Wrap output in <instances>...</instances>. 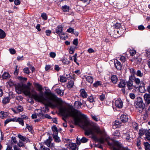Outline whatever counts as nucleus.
Here are the masks:
<instances>
[{"instance_id": "nucleus-57", "label": "nucleus", "mask_w": 150, "mask_h": 150, "mask_svg": "<svg viewBox=\"0 0 150 150\" xmlns=\"http://www.w3.org/2000/svg\"><path fill=\"white\" fill-rule=\"evenodd\" d=\"M56 56V54L55 53L53 52H51L50 53V57L52 58H54Z\"/></svg>"}, {"instance_id": "nucleus-1", "label": "nucleus", "mask_w": 150, "mask_h": 150, "mask_svg": "<svg viewBox=\"0 0 150 150\" xmlns=\"http://www.w3.org/2000/svg\"><path fill=\"white\" fill-rule=\"evenodd\" d=\"M68 114L74 117L75 125L80 126L84 129L85 135H92L91 138L94 141L97 142L98 139L96 136L95 135V134H104V131L101 130L96 124L88 121L86 119V116L80 111L71 107Z\"/></svg>"}, {"instance_id": "nucleus-59", "label": "nucleus", "mask_w": 150, "mask_h": 150, "mask_svg": "<svg viewBox=\"0 0 150 150\" xmlns=\"http://www.w3.org/2000/svg\"><path fill=\"white\" fill-rule=\"evenodd\" d=\"M9 51L11 54H13L16 53V51L13 48H11L9 49Z\"/></svg>"}, {"instance_id": "nucleus-14", "label": "nucleus", "mask_w": 150, "mask_h": 150, "mask_svg": "<svg viewBox=\"0 0 150 150\" xmlns=\"http://www.w3.org/2000/svg\"><path fill=\"white\" fill-rule=\"evenodd\" d=\"M114 64L115 68L118 70H121L122 66L121 63L117 59H115L114 61Z\"/></svg>"}, {"instance_id": "nucleus-62", "label": "nucleus", "mask_w": 150, "mask_h": 150, "mask_svg": "<svg viewBox=\"0 0 150 150\" xmlns=\"http://www.w3.org/2000/svg\"><path fill=\"white\" fill-rule=\"evenodd\" d=\"M138 29L139 30H143L145 29V28L144 26L142 25H141L138 26Z\"/></svg>"}, {"instance_id": "nucleus-11", "label": "nucleus", "mask_w": 150, "mask_h": 150, "mask_svg": "<svg viewBox=\"0 0 150 150\" xmlns=\"http://www.w3.org/2000/svg\"><path fill=\"white\" fill-rule=\"evenodd\" d=\"M59 112L63 116V120L66 122V107L61 106L59 109Z\"/></svg>"}, {"instance_id": "nucleus-44", "label": "nucleus", "mask_w": 150, "mask_h": 150, "mask_svg": "<svg viewBox=\"0 0 150 150\" xmlns=\"http://www.w3.org/2000/svg\"><path fill=\"white\" fill-rule=\"evenodd\" d=\"M136 74L138 76L140 77H142L143 75V73H142L140 70H138L137 72L136 73Z\"/></svg>"}, {"instance_id": "nucleus-33", "label": "nucleus", "mask_w": 150, "mask_h": 150, "mask_svg": "<svg viewBox=\"0 0 150 150\" xmlns=\"http://www.w3.org/2000/svg\"><path fill=\"white\" fill-rule=\"evenodd\" d=\"M57 135V134H53L52 136L55 142L57 143H59L60 141V139Z\"/></svg>"}, {"instance_id": "nucleus-38", "label": "nucleus", "mask_w": 150, "mask_h": 150, "mask_svg": "<svg viewBox=\"0 0 150 150\" xmlns=\"http://www.w3.org/2000/svg\"><path fill=\"white\" fill-rule=\"evenodd\" d=\"M113 135L115 137V138H118L120 136V132L117 130L115 131L114 132Z\"/></svg>"}, {"instance_id": "nucleus-54", "label": "nucleus", "mask_w": 150, "mask_h": 150, "mask_svg": "<svg viewBox=\"0 0 150 150\" xmlns=\"http://www.w3.org/2000/svg\"><path fill=\"white\" fill-rule=\"evenodd\" d=\"M23 71L25 73H26L27 74H29L30 72L28 68L26 67L23 69Z\"/></svg>"}, {"instance_id": "nucleus-37", "label": "nucleus", "mask_w": 150, "mask_h": 150, "mask_svg": "<svg viewBox=\"0 0 150 150\" xmlns=\"http://www.w3.org/2000/svg\"><path fill=\"white\" fill-rule=\"evenodd\" d=\"M102 84V82L100 81H98L95 82V83L93 84V86L94 87L96 88Z\"/></svg>"}, {"instance_id": "nucleus-5", "label": "nucleus", "mask_w": 150, "mask_h": 150, "mask_svg": "<svg viewBox=\"0 0 150 150\" xmlns=\"http://www.w3.org/2000/svg\"><path fill=\"white\" fill-rule=\"evenodd\" d=\"M74 76L73 75L71 76L70 74L66 75V81L67 80L69 81L67 85L68 88H72L74 85Z\"/></svg>"}, {"instance_id": "nucleus-34", "label": "nucleus", "mask_w": 150, "mask_h": 150, "mask_svg": "<svg viewBox=\"0 0 150 150\" xmlns=\"http://www.w3.org/2000/svg\"><path fill=\"white\" fill-rule=\"evenodd\" d=\"M86 80L88 82L92 83L93 81V79L92 76H87L86 77Z\"/></svg>"}, {"instance_id": "nucleus-31", "label": "nucleus", "mask_w": 150, "mask_h": 150, "mask_svg": "<svg viewBox=\"0 0 150 150\" xmlns=\"http://www.w3.org/2000/svg\"><path fill=\"white\" fill-rule=\"evenodd\" d=\"M76 48V46H71L69 50V53L71 54H73Z\"/></svg>"}, {"instance_id": "nucleus-35", "label": "nucleus", "mask_w": 150, "mask_h": 150, "mask_svg": "<svg viewBox=\"0 0 150 150\" xmlns=\"http://www.w3.org/2000/svg\"><path fill=\"white\" fill-rule=\"evenodd\" d=\"M10 76L9 74L7 72H4L3 74L2 78L3 79H6Z\"/></svg>"}, {"instance_id": "nucleus-2", "label": "nucleus", "mask_w": 150, "mask_h": 150, "mask_svg": "<svg viewBox=\"0 0 150 150\" xmlns=\"http://www.w3.org/2000/svg\"><path fill=\"white\" fill-rule=\"evenodd\" d=\"M45 96H43L42 93L38 95L37 93L35 91L32 94L33 98L38 102L42 103L45 105V110L43 111L45 112L47 110L48 111V107H55L56 105L53 103L54 102L57 100L58 98L56 96L54 93H52L50 90H48V91H45L44 92Z\"/></svg>"}, {"instance_id": "nucleus-42", "label": "nucleus", "mask_w": 150, "mask_h": 150, "mask_svg": "<svg viewBox=\"0 0 150 150\" xmlns=\"http://www.w3.org/2000/svg\"><path fill=\"white\" fill-rule=\"evenodd\" d=\"M121 122L118 120H116L114 123V125L116 126V128L120 127L121 126Z\"/></svg>"}, {"instance_id": "nucleus-17", "label": "nucleus", "mask_w": 150, "mask_h": 150, "mask_svg": "<svg viewBox=\"0 0 150 150\" xmlns=\"http://www.w3.org/2000/svg\"><path fill=\"white\" fill-rule=\"evenodd\" d=\"M34 85L36 87V88L38 89V90L40 92V94H38V95H40V93H42V95H43V93L42 91V86L38 83H34Z\"/></svg>"}, {"instance_id": "nucleus-47", "label": "nucleus", "mask_w": 150, "mask_h": 150, "mask_svg": "<svg viewBox=\"0 0 150 150\" xmlns=\"http://www.w3.org/2000/svg\"><path fill=\"white\" fill-rule=\"evenodd\" d=\"M41 17L44 20H46L47 18V17L45 13H43L41 15Z\"/></svg>"}, {"instance_id": "nucleus-18", "label": "nucleus", "mask_w": 150, "mask_h": 150, "mask_svg": "<svg viewBox=\"0 0 150 150\" xmlns=\"http://www.w3.org/2000/svg\"><path fill=\"white\" fill-rule=\"evenodd\" d=\"M52 141V137L49 136L48 139L46 140L45 141V144L48 147H50L51 146V144Z\"/></svg>"}, {"instance_id": "nucleus-49", "label": "nucleus", "mask_w": 150, "mask_h": 150, "mask_svg": "<svg viewBox=\"0 0 150 150\" xmlns=\"http://www.w3.org/2000/svg\"><path fill=\"white\" fill-rule=\"evenodd\" d=\"M97 142L100 143V144H103L104 143V139L103 138L101 137L98 139Z\"/></svg>"}, {"instance_id": "nucleus-28", "label": "nucleus", "mask_w": 150, "mask_h": 150, "mask_svg": "<svg viewBox=\"0 0 150 150\" xmlns=\"http://www.w3.org/2000/svg\"><path fill=\"white\" fill-rule=\"evenodd\" d=\"M66 14L69 15H73V13L71 9L69 6H66Z\"/></svg>"}, {"instance_id": "nucleus-27", "label": "nucleus", "mask_w": 150, "mask_h": 150, "mask_svg": "<svg viewBox=\"0 0 150 150\" xmlns=\"http://www.w3.org/2000/svg\"><path fill=\"white\" fill-rule=\"evenodd\" d=\"M112 82L113 83H116L117 81V78L116 75H113L111 77Z\"/></svg>"}, {"instance_id": "nucleus-50", "label": "nucleus", "mask_w": 150, "mask_h": 150, "mask_svg": "<svg viewBox=\"0 0 150 150\" xmlns=\"http://www.w3.org/2000/svg\"><path fill=\"white\" fill-rule=\"evenodd\" d=\"M91 103L94 102V99L92 96H89L87 99Z\"/></svg>"}, {"instance_id": "nucleus-29", "label": "nucleus", "mask_w": 150, "mask_h": 150, "mask_svg": "<svg viewBox=\"0 0 150 150\" xmlns=\"http://www.w3.org/2000/svg\"><path fill=\"white\" fill-rule=\"evenodd\" d=\"M146 137L145 138L146 140L149 141L150 142V129H149L146 134Z\"/></svg>"}, {"instance_id": "nucleus-15", "label": "nucleus", "mask_w": 150, "mask_h": 150, "mask_svg": "<svg viewBox=\"0 0 150 150\" xmlns=\"http://www.w3.org/2000/svg\"><path fill=\"white\" fill-rule=\"evenodd\" d=\"M139 84L140 85H139L138 86H139V92L141 93H144L146 91L145 87V84L144 83V82L141 81V82Z\"/></svg>"}, {"instance_id": "nucleus-40", "label": "nucleus", "mask_w": 150, "mask_h": 150, "mask_svg": "<svg viewBox=\"0 0 150 150\" xmlns=\"http://www.w3.org/2000/svg\"><path fill=\"white\" fill-rule=\"evenodd\" d=\"M144 145L146 150H150V145L148 142H146L144 143Z\"/></svg>"}, {"instance_id": "nucleus-12", "label": "nucleus", "mask_w": 150, "mask_h": 150, "mask_svg": "<svg viewBox=\"0 0 150 150\" xmlns=\"http://www.w3.org/2000/svg\"><path fill=\"white\" fill-rule=\"evenodd\" d=\"M11 110L15 113L17 114L20 112L22 111L23 110V108L21 106L19 105L17 107H16L15 109L12 108Z\"/></svg>"}, {"instance_id": "nucleus-21", "label": "nucleus", "mask_w": 150, "mask_h": 150, "mask_svg": "<svg viewBox=\"0 0 150 150\" xmlns=\"http://www.w3.org/2000/svg\"><path fill=\"white\" fill-rule=\"evenodd\" d=\"M144 99L148 104L150 103V94L146 93L144 96Z\"/></svg>"}, {"instance_id": "nucleus-24", "label": "nucleus", "mask_w": 150, "mask_h": 150, "mask_svg": "<svg viewBox=\"0 0 150 150\" xmlns=\"http://www.w3.org/2000/svg\"><path fill=\"white\" fill-rule=\"evenodd\" d=\"M126 85V82L124 80H121L118 84V86L120 88H123Z\"/></svg>"}, {"instance_id": "nucleus-25", "label": "nucleus", "mask_w": 150, "mask_h": 150, "mask_svg": "<svg viewBox=\"0 0 150 150\" xmlns=\"http://www.w3.org/2000/svg\"><path fill=\"white\" fill-rule=\"evenodd\" d=\"M8 115V113L6 112L1 111L0 112V117L4 119L7 117Z\"/></svg>"}, {"instance_id": "nucleus-26", "label": "nucleus", "mask_w": 150, "mask_h": 150, "mask_svg": "<svg viewBox=\"0 0 150 150\" xmlns=\"http://www.w3.org/2000/svg\"><path fill=\"white\" fill-rule=\"evenodd\" d=\"M10 99V98L8 97H4L2 100V103L6 105L9 102Z\"/></svg>"}, {"instance_id": "nucleus-16", "label": "nucleus", "mask_w": 150, "mask_h": 150, "mask_svg": "<svg viewBox=\"0 0 150 150\" xmlns=\"http://www.w3.org/2000/svg\"><path fill=\"white\" fill-rule=\"evenodd\" d=\"M120 118L121 120L124 123L128 121L129 119V116L126 114H123L121 115Z\"/></svg>"}, {"instance_id": "nucleus-32", "label": "nucleus", "mask_w": 150, "mask_h": 150, "mask_svg": "<svg viewBox=\"0 0 150 150\" xmlns=\"http://www.w3.org/2000/svg\"><path fill=\"white\" fill-rule=\"evenodd\" d=\"M42 110H40V111L37 114V116H38L40 119H42L44 118V115L43 113Z\"/></svg>"}, {"instance_id": "nucleus-58", "label": "nucleus", "mask_w": 150, "mask_h": 150, "mask_svg": "<svg viewBox=\"0 0 150 150\" xmlns=\"http://www.w3.org/2000/svg\"><path fill=\"white\" fill-rule=\"evenodd\" d=\"M60 81L64 82L66 81V78L63 76H61L60 77Z\"/></svg>"}, {"instance_id": "nucleus-23", "label": "nucleus", "mask_w": 150, "mask_h": 150, "mask_svg": "<svg viewBox=\"0 0 150 150\" xmlns=\"http://www.w3.org/2000/svg\"><path fill=\"white\" fill-rule=\"evenodd\" d=\"M18 136L19 139L23 142L25 141L27 142H29V139L28 138H26L25 137L23 136L20 134H18Z\"/></svg>"}, {"instance_id": "nucleus-20", "label": "nucleus", "mask_w": 150, "mask_h": 150, "mask_svg": "<svg viewBox=\"0 0 150 150\" xmlns=\"http://www.w3.org/2000/svg\"><path fill=\"white\" fill-rule=\"evenodd\" d=\"M63 27L61 25H58L56 29V33L59 35L62 33Z\"/></svg>"}, {"instance_id": "nucleus-39", "label": "nucleus", "mask_w": 150, "mask_h": 150, "mask_svg": "<svg viewBox=\"0 0 150 150\" xmlns=\"http://www.w3.org/2000/svg\"><path fill=\"white\" fill-rule=\"evenodd\" d=\"M145 132V130L143 129H140L139 131V138H141V136L144 135Z\"/></svg>"}, {"instance_id": "nucleus-6", "label": "nucleus", "mask_w": 150, "mask_h": 150, "mask_svg": "<svg viewBox=\"0 0 150 150\" xmlns=\"http://www.w3.org/2000/svg\"><path fill=\"white\" fill-rule=\"evenodd\" d=\"M71 140L66 139V146L67 147L72 150H75L76 149V144L71 143Z\"/></svg>"}, {"instance_id": "nucleus-30", "label": "nucleus", "mask_w": 150, "mask_h": 150, "mask_svg": "<svg viewBox=\"0 0 150 150\" xmlns=\"http://www.w3.org/2000/svg\"><path fill=\"white\" fill-rule=\"evenodd\" d=\"M6 36V34L5 32L0 29V39L4 38Z\"/></svg>"}, {"instance_id": "nucleus-4", "label": "nucleus", "mask_w": 150, "mask_h": 150, "mask_svg": "<svg viewBox=\"0 0 150 150\" xmlns=\"http://www.w3.org/2000/svg\"><path fill=\"white\" fill-rule=\"evenodd\" d=\"M82 105V103L81 102H80V101H76L75 102V103H74V108L71 105H67V104L66 103V117L67 116L71 117H73V120L74 121V117L71 115H69L68 114V111L69 110L70 108L71 107H72L74 109L77 110L75 109V108H77V109H79L80 108H81V107ZM79 111H80L81 112L80 110H79Z\"/></svg>"}, {"instance_id": "nucleus-61", "label": "nucleus", "mask_w": 150, "mask_h": 150, "mask_svg": "<svg viewBox=\"0 0 150 150\" xmlns=\"http://www.w3.org/2000/svg\"><path fill=\"white\" fill-rule=\"evenodd\" d=\"M88 139L86 138L83 137L81 140V141L82 143H86L88 141Z\"/></svg>"}, {"instance_id": "nucleus-48", "label": "nucleus", "mask_w": 150, "mask_h": 150, "mask_svg": "<svg viewBox=\"0 0 150 150\" xmlns=\"http://www.w3.org/2000/svg\"><path fill=\"white\" fill-rule=\"evenodd\" d=\"M74 28L70 27L66 31L69 33H74Z\"/></svg>"}, {"instance_id": "nucleus-9", "label": "nucleus", "mask_w": 150, "mask_h": 150, "mask_svg": "<svg viewBox=\"0 0 150 150\" xmlns=\"http://www.w3.org/2000/svg\"><path fill=\"white\" fill-rule=\"evenodd\" d=\"M134 75H131L129 77V81H132L133 82L134 81L136 84L137 86L139 85L141 82L140 80L138 78H136L134 76Z\"/></svg>"}, {"instance_id": "nucleus-43", "label": "nucleus", "mask_w": 150, "mask_h": 150, "mask_svg": "<svg viewBox=\"0 0 150 150\" xmlns=\"http://www.w3.org/2000/svg\"><path fill=\"white\" fill-rule=\"evenodd\" d=\"M17 122H18L22 126H24V123L23 119L21 117H18L17 119Z\"/></svg>"}, {"instance_id": "nucleus-13", "label": "nucleus", "mask_w": 150, "mask_h": 150, "mask_svg": "<svg viewBox=\"0 0 150 150\" xmlns=\"http://www.w3.org/2000/svg\"><path fill=\"white\" fill-rule=\"evenodd\" d=\"M115 104L116 107L118 108H121L123 107V103L120 99H117L116 100Z\"/></svg>"}, {"instance_id": "nucleus-63", "label": "nucleus", "mask_w": 150, "mask_h": 150, "mask_svg": "<svg viewBox=\"0 0 150 150\" xmlns=\"http://www.w3.org/2000/svg\"><path fill=\"white\" fill-rule=\"evenodd\" d=\"M130 53L131 55L133 56L136 53V51L134 50H130Z\"/></svg>"}, {"instance_id": "nucleus-36", "label": "nucleus", "mask_w": 150, "mask_h": 150, "mask_svg": "<svg viewBox=\"0 0 150 150\" xmlns=\"http://www.w3.org/2000/svg\"><path fill=\"white\" fill-rule=\"evenodd\" d=\"M52 129L53 131V134H58V131L57 127L56 126H54L52 127Z\"/></svg>"}, {"instance_id": "nucleus-7", "label": "nucleus", "mask_w": 150, "mask_h": 150, "mask_svg": "<svg viewBox=\"0 0 150 150\" xmlns=\"http://www.w3.org/2000/svg\"><path fill=\"white\" fill-rule=\"evenodd\" d=\"M126 86L129 90L132 91H133L138 87V86L136 84H134L132 82L129 81L126 82Z\"/></svg>"}, {"instance_id": "nucleus-45", "label": "nucleus", "mask_w": 150, "mask_h": 150, "mask_svg": "<svg viewBox=\"0 0 150 150\" xmlns=\"http://www.w3.org/2000/svg\"><path fill=\"white\" fill-rule=\"evenodd\" d=\"M125 139L126 141L129 142H131V139H130V135L128 133L125 134Z\"/></svg>"}, {"instance_id": "nucleus-51", "label": "nucleus", "mask_w": 150, "mask_h": 150, "mask_svg": "<svg viewBox=\"0 0 150 150\" xmlns=\"http://www.w3.org/2000/svg\"><path fill=\"white\" fill-rule=\"evenodd\" d=\"M142 60V59L140 57H138L135 58V61L137 62V64L139 63Z\"/></svg>"}, {"instance_id": "nucleus-60", "label": "nucleus", "mask_w": 150, "mask_h": 150, "mask_svg": "<svg viewBox=\"0 0 150 150\" xmlns=\"http://www.w3.org/2000/svg\"><path fill=\"white\" fill-rule=\"evenodd\" d=\"M56 91L58 95L61 96L63 95V93H62V91L59 89H57Z\"/></svg>"}, {"instance_id": "nucleus-64", "label": "nucleus", "mask_w": 150, "mask_h": 150, "mask_svg": "<svg viewBox=\"0 0 150 150\" xmlns=\"http://www.w3.org/2000/svg\"><path fill=\"white\" fill-rule=\"evenodd\" d=\"M120 59L121 61L124 62L125 61L126 58L124 56H121Z\"/></svg>"}, {"instance_id": "nucleus-56", "label": "nucleus", "mask_w": 150, "mask_h": 150, "mask_svg": "<svg viewBox=\"0 0 150 150\" xmlns=\"http://www.w3.org/2000/svg\"><path fill=\"white\" fill-rule=\"evenodd\" d=\"M121 23H116L115 25H114V27L115 28L117 29H119L121 27Z\"/></svg>"}, {"instance_id": "nucleus-53", "label": "nucleus", "mask_w": 150, "mask_h": 150, "mask_svg": "<svg viewBox=\"0 0 150 150\" xmlns=\"http://www.w3.org/2000/svg\"><path fill=\"white\" fill-rule=\"evenodd\" d=\"M105 98V96L104 94H102L100 95L99 97V99L101 101H103L104 100Z\"/></svg>"}, {"instance_id": "nucleus-52", "label": "nucleus", "mask_w": 150, "mask_h": 150, "mask_svg": "<svg viewBox=\"0 0 150 150\" xmlns=\"http://www.w3.org/2000/svg\"><path fill=\"white\" fill-rule=\"evenodd\" d=\"M59 35L61 39L62 40H65L66 38L65 36L64 33H62L60 34Z\"/></svg>"}, {"instance_id": "nucleus-19", "label": "nucleus", "mask_w": 150, "mask_h": 150, "mask_svg": "<svg viewBox=\"0 0 150 150\" xmlns=\"http://www.w3.org/2000/svg\"><path fill=\"white\" fill-rule=\"evenodd\" d=\"M23 88L21 85L17 86L16 87V91L18 93L20 94L23 91Z\"/></svg>"}, {"instance_id": "nucleus-55", "label": "nucleus", "mask_w": 150, "mask_h": 150, "mask_svg": "<svg viewBox=\"0 0 150 150\" xmlns=\"http://www.w3.org/2000/svg\"><path fill=\"white\" fill-rule=\"evenodd\" d=\"M130 72L131 73V75H134L136 74V72L135 69L133 68H131L129 69Z\"/></svg>"}, {"instance_id": "nucleus-8", "label": "nucleus", "mask_w": 150, "mask_h": 150, "mask_svg": "<svg viewBox=\"0 0 150 150\" xmlns=\"http://www.w3.org/2000/svg\"><path fill=\"white\" fill-rule=\"evenodd\" d=\"M123 32V31H122L119 29L118 30H115L110 34L114 38H117L122 35Z\"/></svg>"}, {"instance_id": "nucleus-41", "label": "nucleus", "mask_w": 150, "mask_h": 150, "mask_svg": "<svg viewBox=\"0 0 150 150\" xmlns=\"http://www.w3.org/2000/svg\"><path fill=\"white\" fill-rule=\"evenodd\" d=\"M132 126L135 130H137L138 129V125L135 122H133L132 123Z\"/></svg>"}, {"instance_id": "nucleus-3", "label": "nucleus", "mask_w": 150, "mask_h": 150, "mask_svg": "<svg viewBox=\"0 0 150 150\" xmlns=\"http://www.w3.org/2000/svg\"><path fill=\"white\" fill-rule=\"evenodd\" d=\"M134 105L136 110L139 113H142L145 107V105L143 103L142 99L140 97L137 98V100L135 101Z\"/></svg>"}, {"instance_id": "nucleus-46", "label": "nucleus", "mask_w": 150, "mask_h": 150, "mask_svg": "<svg viewBox=\"0 0 150 150\" xmlns=\"http://www.w3.org/2000/svg\"><path fill=\"white\" fill-rule=\"evenodd\" d=\"M26 128L30 132H32L33 131V127L31 126H29L28 124H26Z\"/></svg>"}, {"instance_id": "nucleus-22", "label": "nucleus", "mask_w": 150, "mask_h": 150, "mask_svg": "<svg viewBox=\"0 0 150 150\" xmlns=\"http://www.w3.org/2000/svg\"><path fill=\"white\" fill-rule=\"evenodd\" d=\"M80 96H81V97L83 98H85L87 97V95L84 89H81L80 91Z\"/></svg>"}, {"instance_id": "nucleus-10", "label": "nucleus", "mask_w": 150, "mask_h": 150, "mask_svg": "<svg viewBox=\"0 0 150 150\" xmlns=\"http://www.w3.org/2000/svg\"><path fill=\"white\" fill-rule=\"evenodd\" d=\"M116 146L112 147L113 150H131L127 148H124L122 147L119 143H116Z\"/></svg>"}]
</instances>
